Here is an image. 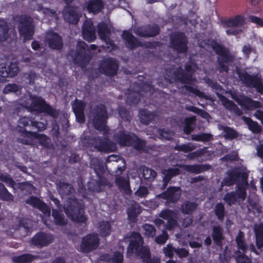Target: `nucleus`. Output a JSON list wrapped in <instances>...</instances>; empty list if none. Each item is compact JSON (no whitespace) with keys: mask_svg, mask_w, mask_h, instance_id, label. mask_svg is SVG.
Masks as SVG:
<instances>
[{"mask_svg":"<svg viewBox=\"0 0 263 263\" xmlns=\"http://www.w3.org/2000/svg\"><path fill=\"white\" fill-rule=\"evenodd\" d=\"M131 240L127 247V252L129 254H134L141 258L149 259L146 263H160L157 260L151 259V253L148 248L143 246L144 240L141 235L134 232L131 234Z\"/></svg>","mask_w":263,"mask_h":263,"instance_id":"nucleus-1","label":"nucleus"},{"mask_svg":"<svg viewBox=\"0 0 263 263\" xmlns=\"http://www.w3.org/2000/svg\"><path fill=\"white\" fill-rule=\"evenodd\" d=\"M211 47L217 55V69L220 72H228L229 70V63L235 61V56L229 49L220 44L217 41L211 42Z\"/></svg>","mask_w":263,"mask_h":263,"instance_id":"nucleus-2","label":"nucleus"},{"mask_svg":"<svg viewBox=\"0 0 263 263\" xmlns=\"http://www.w3.org/2000/svg\"><path fill=\"white\" fill-rule=\"evenodd\" d=\"M65 212L72 221L77 223H85L88 219L84 214L83 205L74 196L68 198Z\"/></svg>","mask_w":263,"mask_h":263,"instance_id":"nucleus-3","label":"nucleus"},{"mask_svg":"<svg viewBox=\"0 0 263 263\" xmlns=\"http://www.w3.org/2000/svg\"><path fill=\"white\" fill-rule=\"evenodd\" d=\"M28 109L31 111H36L57 119L60 116V110L53 108L51 105L47 103L46 100L39 96L31 97V105L28 107Z\"/></svg>","mask_w":263,"mask_h":263,"instance_id":"nucleus-4","label":"nucleus"},{"mask_svg":"<svg viewBox=\"0 0 263 263\" xmlns=\"http://www.w3.org/2000/svg\"><path fill=\"white\" fill-rule=\"evenodd\" d=\"M115 138L121 146H133L138 151L143 150L145 147V141L139 138L134 133L120 130L115 136Z\"/></svg>","mask_w":263,"mask_h":263,"instance_id":"nucleus-5","label":"nucleus"},{"mask_svg":"<svg viewBox=\"0 0 263 263\" xmlns=\"http://www.w3.org/2000/svg\"><path fill=\"white\" fill-rule=\"evenodd\" d=\"M17 29L20 35L23 37V42L31 40L34 34V25L32 18L26 14L16 16Z\"/></svg>","mask_w":263,"mask_h":263,"instance_id":"nucleus-6","label":"nucleus"},{"mask_svg":"<svg viewBox=\"0 0 263 263\" xmlns=\"http://www.w3.org/2000/svg\"><path fill=\"white\" fill-rule=\"evenodd\" d=\"M108 115L103 105L97 106L92 112V122L94 128L100 132H103L105 136L109 134V128L106 125Z\"/></svg>","mask_w":263,"mask_h":263,"instance_id":"nucleus-7","label":"nucleus"},{"mask_svg":"<svg viewBox=\"0 0 263 263\" xmlns=\"http://www.w3.org/2000/svg\"><path fill=\"white\" fill-rule=\"evenodd\" d=\"M32 117H23L18 121L17 130L21 133L23 138L21 139V142L26 145L32 144V138H37L39 134L37 132L31 131Z\"/></svg>","mask_w":263,"mask_h":263,"instance_id":"nucleus-8","label":"nucleus"},{"mask_svg":"<svg viewBox=\"0 0 263 263\" xmlns=\"http://www.w3.org/2000/svg\"><path fill=\"white\" fill-rule=\"evenodd\" d=\"M237 74L247 87L254 88L258 93L263 94V83L261 79L257 74H250L247 71L241 70H238Z\"/></svg>","mask_w":263,"mask_h":263,"instance_id":"nucleus-9","label":"nucleus"},{"mask_svg":"<svg viewBox=\"0 0 263 263\" xmlns=\"http://www.w3.org/2000/svg\"><path fill=\"white\" fill-rule=\"evenodd\" d=\"M231 97L242 109L245 110H253L261 107L259 101L254 100L241 93L232 94Z\"/></svg>","mask_w":263,"mask_h":263,"instance_id":"nucleus-10","label":"nucleus"},{"mask_svg":"<svg viewBox=\"0 0 263 263\" xmlns=\"http://www.w3.org/2000/svg\"><path fill=\"white\" fill-rule=\"evenodd\" d=\"M187 38L182 32H176L171 37L170 45L178 53H186L188 50Z\"/></svg>","mask_w":263,"mask_h":263,"instance_id":"nucleus-11","label":"nucleus"},{"mask_svg":"<svg viewBox=\"0 0 263 263\" xmlns=\"http://www.w3.org/2000/svg\"><path fill=\"white\" fill-rule=\"evenodd\" d=\"M118 68L117 61L112 58H106L101 60L99 64L100 73L110 77L117 74Z\"/></svg>","mask_w":263,"mask_h":263,"instance_id":"nucleus-12","label":"nucleus"},{"mask_svg":"<svg viewBox=\"0 0 263 263\" xmlns=\"http://www.w3.org/2000/svg\"><path fill=\"white\" fill-rule=\"evenodd\" d=\"M91 60L87 45L83 41H79L77 44V53L73 61L75 63L83 66Z\"/></svg>","mask_w":263,"mask_h":263,"instance_id":"nucleus-13","label":"nucleus"},{"mask_svg":"<svg viewBox=\"0 0 263 263\" xmlns=\"http://www.w3.org/2000/svg\"><path fill=\"white\" fill-rule=\"evenodd\" d=\"M54 240V236L50 233L39 232L31 239V244L37 248H43L51 244Z\"/></svg>","mask_w":263,"mask_h":263,"instance_id":"nucleus-14","label":"nucleus"},{"mask_svg":"<svg viewBox=\"0 0 263 263\" xmlns=\"http://www.w3.org/2000/svg\"><path fill=\"white\" fill-rule=\"evenodd\" d=\"M99 245V238L96 234H89L83 237L80 245L83 253H89L97 249Z\"/></svg>","mask_w":263,"mask_h":263,"instance_id":"nucleus-15","label":"nucleus"},{"mask_svg":"<svg viewBox=\"0 0 263 263\" xmlns=\"http://www.w3.org/2000/svg\"><path fill=\"white\" fill-rule=\"evenodd\" d=\"M160 31V28L156 24H145L138 26L135 29L134 31L136 34L142 37H154L158 35Z\"/></svg>","mask_w":263,"mask_h":263,"instance_id":"nucleus-16","label":"nucleus"},{"mask_svg":"<svg viewBox=\"0 0 263 263\" xmlns=\"http://www.w3.org/2000/svg\"><path fill=\"white\" fill-rule=\"evenodd\" d=\"M193 81L194 79L192 73H189L184 71L182 73L179 82L182 84H187L184 85V88L186 91L193 93L196 96H197L200 98L206 99V96L203 92L201 91L197 88L189 85L191 84Z\"/></svg>","mask_w":263,"mask_h":263,"instance_id":"nucleus-17","label":"nucleus"},{"mask_svg":"<svg viewBox=\"0 0 263 263\" xmlns=\"http://www.w3.org/2000/svg\"><path fill=\"white\" fill-rule=\"evenodd\" d=\"M92 144L95 149L99 152H109L115 148V144L108 138L98 136L92 139Z\"/></svg>","mask_w":263,"mask_h":263,"instance_id":"nucleus-18","label":"nucleus"},{"mask_svg":"<svg viewBox=\"0 0 263 263\" xmlns=\"http://www.w3.org/2000/svg\"><path fill=\"white\" fill-rule=\"evenodd\" d=\"M25 203L34 208L37 209L45 216H49L50 215L51 210L50 207L37 197L34 196H29L25 200Z\"/></svg>","mask_w":263,"mask_h":263,"instance_id":"nucleus-19","label":"nucleus"},{"mask_svg":"<svg viewBox=\"0 0 263 263\" xmlns=\"http://www.w3.org/2000/svg\"><path fill=\"white\" fill-rule=\"evenodd\" d=\"M63 17L69 24H77L80 20L77 7L70 4L67 5L63 10Z\"/></svg>","mask_w":263,"mask_h":263,"instance_id":"nucleus-20","label":"nucleus"},{"mask_svg":"<svg viewBox=\"0 0 263 263\" xmlns=\"http://www.w3.org/2000/svg\"><path fill=\"white\" fill-rule=\"evenodd\" d=\"M181 195L179 187L170 186L158 196L169 202L175 203L179 200Z\"/></svg>","mask_w":263,"mask_h":263,"instance_id":"nucleus-21","label":"nucleus"},{"mask_svg":"<svg viewBox=\"0 0 263 263\" xmlns=\"http://www.w3.org/2000/svg\"><path fill=\"white\" fill-rule=\"evenodd\" d=\"M86 103L84 101L76 99L72 104V108L74 112L77 121L79 123H84L85 122L84 111Z\"/></svg>","mask_w":263,"mask_h":263,"instance_id":"nucleus-22","label":"nucleus"},{"mask_svg":"<svg viewBox=\"0 0 263 263\" xmlns=\"http://www.w3.org/2000/svg\"><path fill=\"white\" fill-rule=\"evenodd\" d=\"M45 42L51 49L60 50L63 48V41L62 37L56 32H51L49 33L45 38Z\"/></svg>","mask_w":263,"mask_h":263,"instance_id":"nucleus-23","label":"nucleus"},{"mask_svg":"<svg viewBox=\"0 0 263 263\" xmlns=\"http://www.w3.org/2000/svg\"><path fill=\"white\" fill-rule=\"evenodd\" d=\"M176 214L175 212L168 209H165L161 211L159 214V217L167 221L165 228L168 230H171L177 226V221L175 219Z\"/></svg>","mask_w":263,"mask_h":263,"instance_id":"nucleus-24","label":"nucleus"},{"mask_svg":"<svg viewBox=\"0 0 263 263\" xmlns=\"http://www.w3.org/2000/svg\"><path fill=\"white\" fill-rule=\"evenodd\" d=\"M104 8V3L102 0H88L84 4L83 8L89 13L97 14Z\"/></svg>","mask_w":263,"mask_h":263,"instance_id":"nucleus-25","label":"nucleus"},{"mask_svg":"<svg viewBox=\"0 0 263 263\" xmlns=\"http://www.w3.org/2000/svg\"><path fill=\"white\" fill-rule=\"evenodd\" d=\"M98 180L93 179L88 182L87 187L89 191L99 193L104 190L107 185V180L103 175L97 176Z\"/></svg>","mask_w":263,"mask_h":263,"instance_id":"nucleus-26","label":"nucleus"},{"mask_svg":"<svg viewBox=\"0 0 263 263\" xmlns=\"http://www.w3.org/2000/svg\"><path fill=\"white\" fill-rule=\"evenodd\" d=\"M122 37L126 47L132 50L143 46V44L128 30L123 31Z\"/></svg>","mask_w":263,"mask_h":263,"instance_id":"nucleus-27","label":"nucleus"},{"mask_svg":"<svg viewBox=\"0 0 263 263\" xmlns=\"http://www.w3.org/2000/svg\"><path fill=\"white\" fill-rule=\"evenodd\" d=\"M18 67L13 63L7 65L5 63H0V77L3 78H12L17 74Z\"/></svg>","mask_w":263,"mask_h":263,"instance_id":"nucleus-28","label":"nucleus"},{"mask_svg":"<svg viewBox=\"0 0 263 263\" xmlns=\"http://www.w3.org/2000/svg\"><path fill=\"white\" fill-rule=\"evenodd\" d=\"M83 37L89 42H93L96 39V29L91 22H86L82 27Z\"/></svg>","mask_w":263,"mask_h":263,"instance_id":"nucleus-29","label":"nucleus"},{"mask_svg":"<svg viewBox=\"0 0 263 263\" xmlns=\"http://www.w3.org/2000/svg\"><path fill=\"white\" fill-rule=\"evenodd\" d=\"M223 24L229 28L241 27L245 24V18L242 14L236 15L227 18L223 22Z\"/></svg>","mask_w":263,"mask_h":263,"instance_id":"nucleus-30","label":"nucleus"},{"mask_svg":"<svg viewBox=\"0 0 263 263\" xmlns=\"http://www.w3.org/2000/svg\"><path fill=\"white\" fill-rule=\"evenodd\" d=\"M211 236L214 243L217 246H221L224 240L223 230L220 226H214L212 227Z\"/></svg>","mask_w":263,"mask_h":263,"instance_id":"nucleus-31","label":"nucleus"},{"mask_svg":"<svg viewBox=\"0 0 263 263\" xmlns=\"http://www.w3.org/2000/svg\"><path fill=\"white\" fill-rule=\"evenodd\" d=\"M123 254L119 251L115 252L113 256L107 253L100 256L101 260L108 263H123Z\"/></svg>","mask_w":263,"mask_h":263,"instance_id":"nucleus-32","label":"nucleus"},{"mask_svg":"<svg viewBox=\"0 0 263 263\" xmlns=\"http://www.w3.org/2000/svg\"><path fill=\"white\" fill-rule=\"evenodd\" d=\"M115 182L122 193L127 195L131 193L132 190L128 180L125 179L122 176H117L115 178Z\"/></svg>","mask_w":263,"mask_h":263,"instance_id":"nucleus-33","label":"nucleus"},{"mask_svg":"<svg viewBox=\"0 0 263 263\" xmlns=\"http://www.w3.org/2000/svg\"><path fill=\"white\" fill-rule=\"evenodd\" d=\"M220 100L225 108L231 111L234 112L236 115L240 117L243 114L242 110L235 103L227 97L222 96Z\"/></svg>","mask_w":263,"mask_h":263,"instance_id":"nucleus-34","label":"nucleus"},{"mask_svg":"<svg viewBox=\"0 0 263 263\" xmlns=\"http://www.w3.org/2000/svg\"><path fill=\"white\" fill-rule=\"evenodd\" d=\"M255 244L258 249L263 247V223L255 224L254 226Z\"/></svg>","mask_w":263,"mask_h":263,"instance_id":"nucleus-35","label":"nucleus"},{"mask_svg":"<svg viewBox=\"0 0 263 263\" xmlns=\"http://www.w3.org/2000/svg\"><path fill=\"white\" fill-rule=\"evenodd\" d=\"M211 168V165L209 164H197L185 165L184 169L188 172L198 174L207 171Z\"/></svg>","mask_w":263,"mask_h":263,"instance_id":"nucleus-36","label":"nucleus"},{"mask_svg":"<svg viewBox=\"0 0 263 263\" xmlns=\"http://www.w3.org/2000/svg\"><path fill=\"white\" fill-rule=\"evenodd\" d=\"M140 122L145 125H148L155 120L156 115L146 109H141L139 111Z\"/></svg>","mask_w":263,"mask_h":263,"instance_id":"nucleus-37","label":"nucleus"},{"mask_svg":"<svg viewBox=\"0 0 263 263\" xmlns=\"http://www.w3.org/2000/svg\"><path fill=\"white\" fill-rule=\"evenodd\" d=\"M180 170L178 168H170L163 172V181L164 187H165L173 177L179 175Z\"/></svg>","mask_w":263,"mask_h":263,"instance_id":"nucleus-38","label":"nucleus"},{"mask_svg":"<svg viewBox=\"0 0 263 263\" xmlns=\"http://www.w3.org/2000/svg\"><path fill=\"white\" fill-rule=\"evenodd\" d=\"M197 207L198 204L196 203L186 200L181 204L180 211L183 214L192 215Z\"/></svg>","mask_w":263,"mask_h":263,"instance_id":"nucleus-39","label":"nucleus"},{"mask_svg":"<svg viewBox=\"0 0 263 263\" xmlns=\"http://www.w3.org/2000/svg\"><path fill=\"white\" fill-rule=\"evenodd\" d=\"M38 256L29 253H25L12 257L13 261L16 263H28L33 261Z\"/></svg>","mask_w":263,"mask_h":263,"instance_id":"nucleus-40","label":"nucleus"},{"mask_svg":"<svg viewBox=\"0 0 263 263\" xmlns=\"http://www.w3.org/2000/svg\"><path fill=\"white\" fill-rule=\"evenodd\" d=\"M141 207L139 205H132L127 210L128 219L129 221L135 222L137 220V217L141 212Z\"/></svg>","mask_w":263,"mask_h":263,"instance_id":"nucleus-41","label":"nucleus"},{"mask_svg":"<svg viewBox=\"0 0 263 263\" xmlns=\"http://www.w3.org/2000/svg\"><path fill=\"white\" fill-rule=\"evenodd\" d=\"M97 28L98 35L101 40H106L109 38L111 31L105 23L102 22L99 23Z\"/></svg>","mask_w":263,"mask_h":263,"instance_id":"nucleus-42","label":"nucleus"},{"mask_svg":"<svg viewBox=\"0 0 263 263\" xmlns=\"http://www.w3.org/2000/svg\"><path fill=\"white\" fill-rule=\"evenodd\" d=\"M241 119L248 125L249 129L254 133H259L261 127L256 121H253L251 118L242 116Z\"/></svg>","mask_w":263,"mask_h":263,"instance_id":"nucleus-43","label":"nucleus"},{"mask_svg":"<svg viewBox=\"0 0 263 263\" xmlns=\"http://www.w3.org/2000/svg\"><path fill=\"white\" fill-rule=\"evenodd\" d=\"M90 167L92 168L97 176L99 175H103L105 170L103 164L97 158H93L90 162Z\"/></svg>","mask_w":263,"mask_h":263,"instance_id":"nucleus-44","label":"nucleus"},{"mask_svg":"<svg viewBox=\"0 0 263 263\" xmlns=\"http://www.w3.org/2000/svg\"><path fill=\"white\" fill-rule=\"evenodd\" d=\"M184 71L181 67H179L175 70L172 68H169L165 70L166 75L168 78H173L176 82H179L182 73Z\"/></svg>","mask_w":263,"mask_h":263,"instance_id":"nucleus-45","label":"nucleus"},{"mask_svg":"<svg viewBox=\"0 0 263 263\" xmlns=\"http://www.w3.org/2000/svg\"><path fill=\"white\" fill-rule=\"evenodd\" d=\"M52 216L55 225L63 226L66 224L67 221L65 219L64 215L58 210L52 209Z\"/></svg>","mask_w":263,"mask_h":263,"instance_id":"nucleus-46","label":"nucleus"},{"mask_svg":"<svg viewBox=\"0 0 263 263\" xmlns=\"http://www.w3.org/2000/svg\"><path fill=\"white\" fill-rule=\"evenodd\" d=\"M111 231V226L109 222L103 221L99 223V232L100 236L106 237L110 235Z\"/></svg>","mask_w":263,"mask_h":263,"instance_id":"nucleus-47","label":"nucleus"},{"mask_svg":"<svg viewBox=\"0 0 263 263\" xmlns=\"http://www.w3.org/2000/svg\"><path fill=\"white\" fill-rule=\"evenodd\" d=\"M220 129H222L224 133L223 137L227 140H233L238 137V133L236 130L228 126H222Z\"/></svg>","mask_w":263,"mask_h":263,"instance_id":"nucleus-48","label":"nucleus"},{"mask_svg":"<svg viewBox=\"0 0 263 263\" xmlns=\"http://www.w3.org/2000/svg\"><path fill=\"white\" fill-rule=\"evenodd\" d=\"M14 197L12 194L8 191L4 184L0 182V200L3 201H13Z\"/></svg>","mask_w":263,"mask_h":263,"instance_id":"nucleus-49","label":"nucleus"},{"mask_svg":"<svg viewBox=\"0 0 263 263\" xmlns=\"http://www.w3.org/2000/svg\"><path fill=\"white\" fill-rule=\"evenodd\" d=\"M196 148V145L195 144L189 142L186 144L180 145L177 144L175 146L174 149L176 151L182 152L185 153H190V152L194 151Z\"/></svg>","mask_w":263,"mask_h":263,"instance_id":"nucleus-50","label":"nucleus"},{"mask_svg":"<svg viewBox=\"0 0 263 263\" xmlns=\"http://www.w3.org/2000/svg\"><path fill=\"white\" fill-rule=\"evenodd\" d=\"M245 253L239 250L234 252L233 255L237 263H251V259Z\"/></svg>","mask_w":263,"mask_h":263,"instance_id":"nucleus-51","label":"nucleus"},{"mask_svg":"<svg viewBox=\"0 0 263 263\" xmlns=\"http://www.w3.org/2000/svg\"><path fill=\"white\" fill-rule=\"evenodd\" d=\"M142 175L145 180L150 181L155 179L157 173L155 170L152 168L143 166L142 168Z\"/></svg>","mask_w":263,"mask_h":263,"instance_id":"nucleus-52","label":"nucleus"},{"mask_svg":"<svg viewBox=\"0 0 263 263\" xmlns=\"http://www.w3.org/2000/svg\"><path fill=\"white\" fill-rule=\"evenodd\" d=\"M140 100L139 91L130 92L126 98V103L129 106L137 105Z\"/></svg>","mask_w":263,"mask_h":263,"instance_id":"nucleus-53","label":"nucleus"},{"mask_svg":"<svg viewBox=\"0 0 263 263\" xmlns=\"http://www.w3.org/2000/svg\"><path fill=\"white\" fill-rule=\"evenodd\" d=\"M214 213L218 219L220 221H222L224 220L226 214L225 208L223 204L221 202L217 203L214 208Z\"/></svg>","mask_w":263,"mask_h":263,"instance_id":"nucleus-54","label":"nucleus"},{"mask_svg":"<svg viewBox=\"0 0 263 263\" xmlns=\"http://www.w3.org/2000/svg\"><path fill=\"white\" fill-rule=\"evenodd\" d=\"M143 234L147 238H154L156 235V229L151 224L145 223L143 225Z\"/></svg>","mask_w":263,"mask_h":263,"instance_id":"nucleus-55","label":"nucleus"},{"mask_svg":"<svg viewBox=\"0 0 263 263\" xmlns=\"http://www.w3.org/2000/svg\"><path fill=\"white\" fill-rule=\"evenodd\" d=\"M192 139L194 141L206 142L212 140L213 136L209 133H201L192 135Z\"/></svg>","mask_w":263,"mask_h":263,"instance_id":"nucleus-56","label":"nucleus"},{"mask_svg":"<svg viewBox=\"0 0 263 263\" xmlns=\"http://www.w3.org/2000/svg\"><path fill=\"white\" fill-rule=\"evenodd\" d=\"M237 199L236 192L235 191L228 192L223 197V200L230 206L235 204Z\"/></svg>","mask_w":263,"mask_h":263,"instance_id":"nucleus-57","label":"nucleus"},{"mask_svg":"<svg viewBox=\"0 0 263 263\" xmlns=\"http://www.w3.org/2000/svg\"><path fill=\"white\" fill-rule=\"evenodd\" d=\"M0 181L5 183L8 187L15 189L16 182L9 174L0 173Z\"/></svg>","mask_w":263,"mask_h":263,"instance_id":"nucleus-58","label":"nucleus"},{"mask_svg":"<svg viewBox=\"0 0 263 263\" xmlns=\"http://www.w3.org/2000/svg\"><path fill=\"white\" fill-rule=\"evenodd\" d=\"M206 149V147H204L196 151L193 152H191L187 154V158L191 160H194L199 157H201L207 152Z\"/></svg>","mask_w":263,"mask_h":263,"instance_id":"nucleus-59","label":"nucleus"},{"mask_svg":"<svg viewBox=\"0 0 263 263\" xmlns=\"http://www.w3.org/2000/svg\"><path fill=\"white\" fill-rule=\"evenodd\" d=\"M30 125H31V130H36L37 132L43 131L47 127L46 124L36 121L34 118H32L31 124Z\"/></svg>","mask_w":263,"mask_h":263,"instance_id":"nucleus-60","label":"nucleus"},{"mask_svg":"<svg viewBox=\"0 0 263 263\" xmlns=\"http://www.w3.org/2000/svg\"><path fill=\"white\" fill-rule=\"evenodd\" d=\"M22 89V87L16 84H8L6 85L3 89V92L7 94L10 92H17Z\"/></svg>","mask_w":263,"mask_h":263,"instance_id":"nucleus-61","label":"nucleus"},{"mask_svg":"<svg viewBox=\"0 0 263 263\" xmlns=\"http://www.w3.org/2000/svg\"><path fill=\"white\" fill-rule=\"evenodd\" d=\"M235 192L238 199L243 200L246 198L247 195L246 189L242 185H238Z\"/></svg>","mask_w":263,"mask_h":263,"instance_id":"nucleus-62","label":"nucleus"},{"mask_svg":"<svg viewBox=\"0 0 263 263\" xmlns=\"http://www.w3.org/2000/svg\"><path fill=\"white\" fill-rule=\"evenodd\" d=\"M119 115L122 120L128 121L130 120V116L129 111L124 107H120L119 109Z\"/></svg>","mask_w":263,"mask_h":263,"instance_id":"nucleus-63","label":"nucleus"},{"mask_svg":"<svg viewBox=\"0 0 263 263\" xmlns=\"http://www.w3.org/2000/svg\"><path fill=\"white\" fill-rule=\"evenodd\" d=\"M8 28L4 25L0 24V41H5L8 37Z\"/></svg>","mask_w":263,"mask_h":263,"instance_id":"nucleus-64","label":"nucleus"}]
</instances>
